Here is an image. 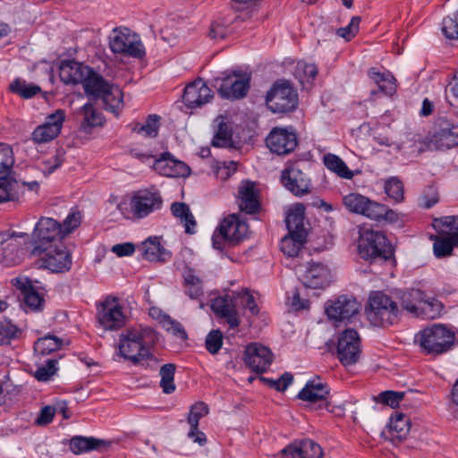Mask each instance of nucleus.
<instances>
[{"instance_id":"1","label":"nucleus","mask_w":458,"mask_h":458,"mask_svg":"<svg viewBox=\"0 0 458 458\" xmlns=\"http://www.w3.org/2000/svg\"><path fill=\"white\" fill-rule=\"evenodd\" d=\"M158 341V334L149 327L127 328L120 335L119 352L123 358L138 365L141 360H151V348Z\"/></svg>"},{"instance_id":"2","label":"nucleus","mask_w":458,"mask_h":458,"mask_svg":"<svg viewBox=\"0 0 458 458\" xmlns=\"http://www.w3.org/2000/svg\"><path fill=\"white\" fill-rule=\"evenodd\" d=\"M364 310L367 319L375 327H388L398 324L402 318L398 302L384 291H372Z\"/></svg>"},{"instance_id":"3","label":"nucleus","mask_w":458,"mask_h":458,"mask_svg":"<svg viewBox=\"0 0 458 458\" xmlns=\"http://www.w3.org/2000/svg\"><path fill=\"white\" fill-rule=\"evenodd\" d=\"M400 309L420 319H436L441 317L445 305L438 299L420 289H409L400 297Z\"/></svg>"},{"instance_id":"4","label":"nucleus","mask_w":458,"mask_h":458,"mask_svg":"<svg viewBox=\"0 0 458 458\" xmlns=\"http://www.w3.org/2000/svg\"><path fill=\"white\" fill-rule=\"evenodd\" d=\"M358 251L361 259L370 263L394 259V249L386 235L373 229L360 230Z\"/></svg>"},{"instance_id":"5","label":"nucleus","mask_w":458,"mask_h":458,"mask_svg":"<svg viewBox=\"0 0 458 458\" xmlns=\"http://www.w3.org/2000/svg\"><path fill=\"white\" fill-rule=\"evenodd\" d=\"M454 332L443 324H433L420 330L415 336L426 355L437 356L447 352L454 344Z\"/></svg>"},{"instance_id":"6","label":"nucleus","mask_w":458,"mask_h":458,"mask_svg":"<svg viewBox=\"0 0 458 458\" xmlns=\"http://www.w3.org/2000/svg\"><path fill=\"white\" fill-rule=\"evenodd\" d=\"M266 105L273 114H286L296 110L299 97L293 84L286 80H277L266 95Z\"/></svg>"},{"instance_id":"7","label":"nucleus","mask_w":458,"mask_h":458,"mask_svg":"<svg viewBox=\"0 0 458 458\" xmlns=\"http://www.w3.org/2000/svg\"><path fill=\"white\" fill-rule=\"evenodd\" d=\"M109 47L113 53L133 58H142L145 47L140 37L129 28H114L109 37Z\"/></svg>"},{"instance_id":"8","label":"nucleus","mask_w":458,"mask_h":458,"mask_svg":"<svg viewBox=\"0 0 458 458\" xmlns=\"http://www.w3.org/2000/svg\"><path fill=\"white\" fill-rule=\"evenodd\" d=\"M64 235L62 225L56 220L49 217H41L36 224L33 231L34 248L32 254L43 255L47 247L63 242Z\"/></svg>"},{"instance_id":"9","label":"nucleus","mask_w":458,"mask_h":458,"mask_svg":"<svg viewBox=\"0 0 458 458\" xmlns=\"http://www.w3.org/2000/svg\"><path fill=\"white\" fill-rule=\"evenodd\" d=\"M97 320L105 331H117L127 324L128 318L118 299L108 296L97 307Z\"/></svg>"},{"instance_id":"10","label":"nucleus","mask_w":458,"mask_h":458,"mask_svg":"<svg viewBox=\"0 0 458 458\" xmlns=\"http://www.w3.org/2000/svg\"><path fill=\"white\" fill-rule=\"evenodd\" d=\"M221 78L215 80L221 98L225 99L243 98L250 89V77L240 71L224 72Z\"/></svg>"},{"instance_id":"11","label":"nucleus","mask_w":458,"mask_h":458,"mask_svg":"<svg viewBox=\"0 0 458 458\" xmlns=\"http://www.w3.org/2000/svg\"><path fill=\"white\" fill-rule=\"evenodd\" d=\"M163 198L156 188H148L133 192L130 208L133 218L142 219L162 208Z\"/></svg>"},{"instance_id":"12","label":"nucleus","mask_w":458,"mask_h":458,"mask_svg":"<svg viewBox=\"0 0 458 458\" xmlns=\"http://www.w3.org/2000/svg\"><path fill=\"white\" fill-rule=\"evenodd\" d=\"M360 353V337L355 329L348 328L338 335L335 356L344 367L356 364Z\"/></svg>"},{"instance_id":"13","label":"nucleus","mask_w":458,"mask_h":458,"mask_svg":"<svg viewBox=\"0 0 458 458\" xmlns=\"http://www.w3.org/2000/svg\"><path fill=\"white\" fill-rule=\"evenodd\" d=\"M266 145L272 153L286 156L292 153L298 145L297 133L293 127H275L267 136Z\"/></svg>"},{"instance_id":"14","label":"nucleus","mask_w":458,"mask_h":458,"mask_svg":"<svg viewBox=\"0 0 458 458\" xmlns=\"http://www.w3.org/2000/svg\"><path fill=\"white\" fill-rule=\"evenodd\" d=\"M360 303L352 296L341 295L326 302L325 311L330 320L349 321L360 310Z\"/></svg>"},{"instance_id":"15","label":"nucleus","mask_w":458,"mask_h":458,"mask_svg":"<svg viewBox=\"0 0 458 458\" xmlns=\"http://www.w3.org/2000/svg\"><path fill=\"white\" fill-rule=\"evenodd\" d=\"M243 360L250 370L261 374L272 364L273 353L268 347L259 343H250L245 347Z\"/></svg>"},{"instance_id":"16","label":"nucleus","mask_w":458,"mask_h":458,"mask_svg":"<svg viewBox=\"0 0 458 458\" xmlns=\"http://www.w3.org/2000/svg\"><path fill=\"white\" fill-rule=\"evenodd\" d=\"M42 257L43 265L54 273H64L71 269L72 261L71 253L64 242L47 247Z\"/></svg>"},{"instance_id":"17","label":"nucleus","mask_w":458,"mask_h":458,"mask_svg":"<svg viewBox=\"0 0 458 458\" xmlns=\"http://www.w3.org/2000/svg\"><path fill=\"white\" fill-rule=\"evenodd\" d=\"M214 98L213 91L203 79L198 78L187 84L182 94V102L189 109L201 107Z\"/></svg>"},{"instance_id":"18","label":"nucleus","mask_w":458,"mask_h":458,"mask_svg":"<svg viewBox=\"0 0 458 458\" xmlns=\"http://www.w3.org/2000/svg\"><path fill=\"white\" fill-rule=\"evenodd\" d=\"M280 182L286 190L297 197H302L310 191V178L294 165H289L281 172Z\"/></svg>"},{"instance_id":"19","label":"nucleus","mask_w":458,"mask_h":458,"mask_svg":"<svg viewBox=\"0 0 458 458\" xmlns=\"http://www.w3.org/2000/svg\"><path fill=\"white\" fill-rule=\"evenodd\" d=\"M65 120V112L58 109L46 118V122L38 125L32 132V140L37 143H46L55 139L61 132Z\"/></svg>"},{"instance_id":"20","label":"nucleus","mask_w":458,"mask_h":458,"mask_svg":"<svg viewBox=\"0 0 458 458\" xmlns=\"http://www.w3.org/2000/svg\"><path fill=\"white\" fill-rule=\"evenodd\" d=\"M153 169L159 174L166 177H183L190 174V167L170 153L164 152L158 158H154Z\"/></svg>"},{"instance_id":"21","label":"nucleus","mask_w":458,"mask_h":458,"mask_svg":"<svg viewBox=\"0 0 458 458\" xmlns=\"http://www.w3.org/2000/svg\"><path fill=\"white\" fill-rule=\"evenodd\" d=\"M12 284L21 291V306L26 312L41 310L44 305L43 296L32 285L28 278H13Z\"/></svg>"},{"instance_id":"22","label":"nucleus","mask_w":458,"mask_h":458,"mask_svg":"<svg viewBox=\"0 0 458 458\" xmlns=\"http://www.w3.org/2000/svg\"><path fill=\"white\" fill-rule=\"evenodd\" d=\"M303 285L311 289H323L330 284V271L319 262L308 264L306 270L300 276Z\"/></svg>"},{"instance_id":"23","label":"nucleus","mask_w":458,"mask_h":458,"mask_svg":"<svg viewBox=\"0 0 458 458\" xmlns=\"http://www.w3.org/2000/svg\"><path fill=\"white\" fill-rule=\"evenodd\" d=\"M248 231V224L238 214H232L224 218L218 227L220 237L236 242L245 238Z\"/></svg>"},{"instance_id":"24","label":"nucleus","mask_w":458,"mask_h":458,"mask_svg":"<svg viewBox=\"0 0 458 458\" xmlns=\"http://www.w3.org/2000/svg\"><path fill=\"white\" fill-rule=\"evenodd\" d=\"M330 394V387L327 383L322 381L319 377L310 379L304 387L297 394V398L309 403L325 401Z\"/></svg>"},{"instance_id":"25","label":"nucleus","mask_w":458,"mask_h":458,"mask_svg":"<svg viewBox=\"0 0 458 458\" xmlns=\"http://www.w3.org/2000/svg\"><path fill=\"white\" fill-rule=\"evenodd\" d=\"M90 67L75 61H63L59 68L60 80L66 85L83 83Z\"/></svg>"},{"instance_id":"26","label":"nucleus","mask_w":458,"mask_h":458,"mask_svg":"<svg viewBox=\"0 0 458 458\" xmlns=\"http://www.w3.org/2000/svg\"><path fill=\"white\" fill-rule=\"evenodd\" d=\"M238 205L240 210L249 214L255 215L259 212L260 202L259 192L255 189L253 182L246 181L239 189Z\"/></svg>"},{"instance_id":"27","label":"nucleus","mask_w":458,"mask_h":458,"mask_svg":"<svg viewBox=\"0 0 458 458\" xmlns=\"http://www.w3.org/2000/svg\"><path fill=\"white\" fill-rule=\"evenodd\" d=\"M410 428L409 418L403 413H396L390 418V422L383 431V435L394 445H398L406 438Z\"/></svg>"},{"instance_id":"28","label":"nucleus","mask_w":458,"mask_h":458,"mask_svg":"<svg viewBox=\"0 0 458 458\" xmlns=\"http://www.w3.org/2000/svg\"><path fill=\"white\" fill-rule=\"evenodd\" d=\"M211 310L216 317L225 319L231 328L237 327L241 323L239 313L229 296L215 298Z\"/></svg>"},{"instance_id":"29","label":"nucleus","mask_w":458,"mask_h":458,"mask_svg":"<svg viewBox=\"0 0 458 458\" xmlns=\"http://www.w3.org/2000/svg\"><path fill=\"white\" fill-rule=\"evenodd\" d=\"M304 215L303 204L296 203L290 207L285 217L288 234H293L297 238H307L308 233L303 225Z\"/></svg>"},{"instance_id":"30","label":"nucleus","mask_w":458,"mask_h":458,"mask_svg":"<svg viewBox=\"0 0 458 458\" xmlns=\"http://www.w3.org/2000/svg\"><path fill=\"white\" fill-rule=\"evenodd\" d=\"M363 216L377 222H385L388 224H395L399 220L398 214L387 206L369 199L365 209L362 213Z\"/></svg>"},{"instance_id":"31","label":"nucleus","mask_w":458,"mask_h":458,"mask_svg":"<svg viewBox=\"0 0 458 458\" xmlns=\"http://www.w3.org/2000/svg\"><path fill=\"white\" fill-rule=\"evenodd\" d=\"M142 256L151 262H165L171 258V252L166 250L158 237H148L140 245Z\"/></svg>"},{"instance_id":"32","label":"nucleus","mask_w":458,"mask_h":458,"mask_svg":"<svg viewBox=\"0 0 458 458\" xmlns=\"http://www.w3.org/2000/svg\"><path fill=\"white\" fill-rule=\"evenodd\" d=\"M109 445V442L93 437L74 436L70 439L69 447L74 454H81L106 449Z\"/></svg>"},{"instance_id":"33","label":"nucleus","mask_w":458,"mask_h":458,"mask_svg":"<svg viewBox=\"0 0 458 458\" xmlns=\"http://www.w3.org/2000/svg\"><path fill=\"white\" fill-rule=\"evenodd\" d=\"M434 138L440 146L446 148L458 146V124H454L447 120L442 121Z\"/></svg>"},{"instance_id":"34","label":"nucleus","mask_w":458,"mask_h":458,"mask_svg":"<svg viewBox=\"0 0 458 458\" xmlns=\"http://www.w3.org/2000/svg\"><path fill=\"white\" fill-rule=\"evenodd\" d=\"M82 85L85 93L94 98H100L103 94H106V90L112 86L92 68L89 69V72L87 74Z\"/></svg>"},{"instance_id":"35","label":"nucleus","mask_w":458,"mask_h":458,"mask_svg":"<svg viewBox=\"0 0 458 458\" xmlns=\"http://www.w3.org/2000/svg\"><path fill=\"white\" fill-rule=\"evenodd\" d=\"M368 75L385 95L393 96L396 92V80L390 72H379L372 67L369 70Z\"/></svg>"},{"instance_id":"36","label":"nucleus","mask_w":458,"mask_h":458,"mask_svg":"<svg viewBox=\"0 0 458 458\" xmlns=\"http://www.w3.org/2000/svg\"><path fill=\"white\" fill-rule=\"evenodd\" d=\"M434 241L433 252L438 258H445L453 254L454 247H458V243L454 241L450 233H438V235L431 236Z\"/></svg>"},{"instance_id":"37","label":"nucleus","mask_w":458,"mask_h":458,"mask_svg":"<svg viewBox=\"0 0 458 458\" xmlns=\"http://www.w3.org/2000/svg\"><path fill=\"white\" fill-rule=\"evenodd\" d=\"M170 209L172 215L176 218H180L183 223L185 233L193 234L195 233L197 223L189 206L184 202H174L172 203Z\"/></svg>"},{"instance_id":"38","label":"nucleus","mask_w":458,"mask_h":458,"mask_svg":"<svg viewBox=\"0 0 458 458\" xmlns=\"http://www.w3.org/2000/svg\"><path fill=\"white\" fill-rule=\"evenodd\" d=\"M324 165L341 178L351 180L354 174L337 155L327 153L323 157Z\"/></svg>"},{"instance_id":"39","label":"nucleus","mask_w":458,"mask_h":458,"mask_svg":"<svg viewBox=\"0 0 458 458\" xmlns=\"http://www.w3.org/2000/svg\"><path fill=\"white\" fill-rule=\"evenodd\" d=\"M182 277L185 293L191 299H198L203 295L202 280L195 275L193 268L186 267Z\"/></svg>"},{"instance_id":"40","label":"nucleus","mask_w":458,"mask_h":458,"mask_svg":"<svg viewBox=\"0 0 458 458\" xmlns=\"http://www.w3.org/2000/svg\"><path fill=\"white\" fill-rule=\"evenodd\" d=\"M81 113L83 115V120L81 123V129L88 132L94 127L101 126L104 123L102 114L98 112L91 103H86L81 108Z\"/></svg>"},{"instance_id":"41","label":"nucleus","mask_w":458,"mask_h":458,"mask_svg":"<svg viewBox=\"0 0 458 458\" xmlns=\"http://www.w3.org/2000/svg\"><path fill=\"white\" fill-rule=\"evenodd\" d=\"M63 346V340L55 335H47L38 339L34 344V352L38 355L46 356Z\"/></svg>"},{"instance_id":"42","label":"nucleus","mask_w":458,"mask_h":458,"mask_svg":"<svg viewBox=\"0 0 458 458\" xmlns=\"http://www.w3.org/2000/svg\"><path fill=\"white\" fill-rule=\"evenodd\" d=\"M432 225L438 233H446L454 237L458 243V216H445L433 220Z\"/></svg>"},{"instance_id":"43","label":"nucleus","mask_w":458,"mask_h":458,"mask_svg":"<svg viewBox=\"0 0 458 458\" xmlns=\"http://www.w3.org/2000/svg\"><path fill=\"white\" fill-rule=\"evenodd\" d=\"M160 116L149 114L143 124L134 123L131 124V131L145 137L155 138L158 134Z\"/></svg>"},{"instance_id":"44","label":"nucleus","mask_w":458,"mask_h":458,"mask_svg":"<svg viewBox=\"0 0 458 458\" xmlns=\"http://www.w3.org/2000/svg\"><path fill=\"white\" fill-rule=\"evenodd\" d=\"M384 191L395 203H401L404 199L403 182L397 176H391L385 180Z\"/></svg>"},{"instance_id":"45","label":"nucleus","mask_w":458,"mask_h":458,"mask_svg":"<svg viewBox=\"0 0 458 458\" xmlns=\"http://www.w3.org/2000/svg\"><path fill=\"white\" fill-rule=\"evenodd\" d=\"M176 366L174 363H166L161 366L159 370L160 387L166 394H172L175 391L174 374Z\"/></svg>"},{"instance_id":"46","label":"nucleus","mask_w":458,"mask_h":458,"mask_svg":"<svg viewBox=\"0 0 458 458\" xmlns=\"http://www.w3.org/2000/svg\"><path fill=\"white\" fill-rule=\"evenodd\" d=\"M10 91L24 99L31 98L41 91L39 86L27 83L24 80L15 79L9 87Z\"/></svg>"},{"instance_id":"47","label":"nucleus","mask_w":458,"mask_h":458,"mask_svg":"<svg viewBox=\"0 0 458 458\" xmlns=\"http://www.w3.org/2000/svg\"><path fill=\"white\" fill-rule=\"evenodd\" d=\"M233 143L232 131L227 123L222 119L215 131L211 144L216 148L230 147Z\"/></svg>"},{"instance_id":"48","label":"nucleus","mask_w":458,"mask_h":458,"mask_svg":"<svg viewBox=\"0 0 458 458\" xmlns=\"http://www.w3.org/2000/svg\"><path fill=\"white\" fill-rule=\"evenodd\" d=\"M99 98L103 99L106 109L112 112L121 109L123 106V92L119 87L114 85H112L110 89L106 90V94H103Z\"/></svg>"},{"instance_id":"49","label":"nucleus","mask_w":458,"mask_h":458,"mask_svg":"<svg viewBox=\"0 0 458 458\" xmlns=\"http://www.w3.org/2000/svg\"><path fill=\"white\" fill-rule=\"evenodd\" d=\"M21 334V329L10 320L0 321V345L10 344L12 341L19 339Z\"/></svg>"},{"instance_id":"50","label":"nucleus","mask_w":458,"mask_h":458,"mask_svg":"<svg viewBox=\"0 0 458 458\" xmlns=\"http://www.w3.org/2000/svg\"><path fill=\"white\" fill-rule=\"evenodd\" d=\"M307 238H297L293 234L285 235L281 241V250L289 257H296L299 254Z\"/></svg>"},{"instance_id":"51","label":"nucleus","mask_w":458,"mask_h":458,"mask_svg":"<svg viewBox=\"0 0 458 458\" xmlns=\"http://www.w3.org/2000/svg\"><path fill=\"white\" fill-rule=\"evenodd\" d=\"M343 202L350 212L362 215L369 198L359 193H350L344 197Z\"/></svg>"},{"instance_id":"52","label":"nucleus","mask_w":458,"mask_h":458,"mask_svg":"<svg viewBox=\"0 0 458 458\" xmlns=\"http://www.w3.org/2000/svg\"><path fill=\"white\" fill-rule=\"evenodd\" d=\"M318 74V67L314 64L299 62L296 65L294 75L301 84L312 82Z\"/></svg>"},{"instance_id":"53","label":"nucleus","mask_w":458,"mask_h":458,"mask_svg":"<svg viewBox=\"0 0 458 458\" xmlns=\"http://www.w3.org/2000/svg\"><path fill=\"white\" fill-rule=\"evenodd\" d=\"M208 414V407L203 402L192 404L187 416V422L195 430L199 427V420Z\"/></svg>"},{"instance_id":"54","label":"nucleus","mask_w":458,"mask_h":458,"mask_svg":"<svg viewBox=\"0 0 458 458\" xmlns=\"http://www.w3.org/2000/svg\"><path fill=\"white\" fill-rule=\"evenodd\" d=\"M301 458H322L321 446L311 439H304L298 442Z\"/></svg>"},{"instance_id":"55","label":"nucleus","mask_w":458,"mask_h":458,"mask_svg":"<svg viewBox=\"0 0 458 458\" xmlns=\"http://www.w3.org/2000/svg\"><path fill=\"white\" fill-rule=\"evenodd\" d=\"M161 323L163 327L173 335L182 340L188 338V335L182 325L179 321L172 318L169 315L165 314L161 319Z\"/></svg>"},{"instance_id":"56","label":"nucleus","mask_w":458,"mask_h":458,"mask_svg":"<svg viewBox=\"0 0 458 458\" xmlns=\"http://www.w3.org/2000/svg\"><path fill=\"white\" fill-rule=\"evenodd\" d=\"M14 164L13 152L6 143H0V174H8Z\"/></svg>"},{"instance_id":"57","label":"nucleus","mask_w":458,"mask_h":458,"mask_svg":"<svg viewBox=\"0 0 458 458\" xmlns=\"http://www.w3.org/2000/svg\"><path fill=\"white\" fill-rule=\"evenodd\" d=\"M223 345V333L219 329L211 330L206 336L205 346L210 354H216Z\"/></svg>"},{"instance_id":"58","label":"nucleus","mask_w":458,"mask_h":458,"mask_svg":"<svg viewBox=\"0 0 458 458\" xmlns=\"http://www.w3.org/2000/svg\"><path fill=\"white\" fill-rule=\"evenodd\" d=\"M442 31L449 39H458V11L453 16L443 19Z\"/></svg>"},{"instance_id":"59","label":"nucleus","mask_w":458,"mask_h":458,"mask_svg":"<svg viewBox=\"0 0 458 458\" xmlns=\"http://www.w3.org/2000/svg\"><path fill=\"white\" fill-rule=\"evenodd\" d=\"M260 379L262 381H264L271 388H274V389H276V391H279V392H284L293 383V376L290 372H284L277 379L267 378V377H261Z\"/></svg>"},{"instance_id":"60","label":"nucleus","mask_w":458,"mask_h":458,"mask_svg":"<svg viewBox=\"0 0 458 458\" xmlns=\"http://www.w3.org/2000/svg\"><path fill=\"white\" fill-rule=\"evenodd\" d=\"M81 214L77 209H72L62 225V233L64 237L70 234L73 230L80 226L81 223Z\"/></svg>"},{"instance_id":"61","label":"nucleus","mask_w":458,"mask_h":458,"mask_svg":"<svg viewBox=\"0 0 458 458\" xmlns=\"http://www.w3.org/2000/svg\"><path fill=\"white\" fill-rule=\"evenodd\" d=\"M57 360L48 359L45 365L38 368L35 372V377L38 381H47L57 371Z\"/></svg>"},{"instance_id":"62","label":"nucleus","mask_w":458,"mask_h":458,"mask_svg":"<svg viewBox=\"0 0 458 458\" xmlns=\"http://www.w3.org/2000/svg\"><path fill=\"white\" fill-rule=\"evenodd\" d=\"M403 392L386 390L380 393L378 396L376 398V400L392 408H395L399 405L400 402L403 399Z\"/></svg>"},{"instance_id":"63","label":"nucleus","mask_w":458,"mask_h":458,"mask_svg":"<svg viewBox=\"0 0 458 458\" xmlns=\"http://www.w3.org/2000/svg\"><path fill=\"white\" fill-rule=\"evenodd\" d=\"M360 22V18L359 16H353L347 26L337 30V35L347 40H350L359 31Z\"/></svg>"},{"instance_id":"64","label":"nucleus","mask_w":458,"mask_h":458,"mask_svg":"<svg viewBox=\"0 0 458 458\" xmlns=\"http://www.w3.org/2000/svg\"><path fill=\"white\" fill-rule=\"evenodd\" d=\"M240 296L244 308L247 309L252 316L258 315L259 309L256 303L254 296L250 293L249 290H243Z\"/></svg>"}]
</instances>
